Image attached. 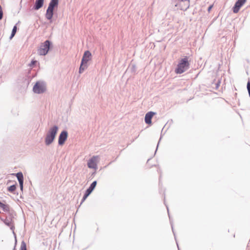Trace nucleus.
Here are the masks:
<instances>
[{
  "label": "nucleus",
  "instance_id": "1",
  "mask_svg": "<svg viewBox=\"0 0 250 250\" xmlns=\"http://www.w3.org/2000/svg\"><path fill=\"white\" fill-rule=\"evenodd\" d=\"M58 130L59 127L56 125H53L49 129L45 138V144L46 146H49L53 142Z\"/></svg>",
  "mask_w": 250,
  "mask_h": 250
},
{
  "label": "nucleus",
  "instance_id": "2",
  "mask_svg": "<svg viewBox=\"0 0 250 250\" xmlns=\"http://www.w3.org/2000/svg\"><path fill=\"white\" fill-rule=\"evenodd\" d=\"M189 63L187 56L182 59L178 62L177 67L175 69L176 74H181L189 68Z\"/></svg>",
  "mask_w": 250,
  "mask_h": 250
},
{
  "label": "nucleus",
  "instance_id": "3",
  "mask_svg": "<svg viewBox=\"0 0 250 250\" xmlns=\"http://www.w3.org/2000/svg\"><path fill=\"white\" fill-rule=\"evenodd\" d=\"M91 52L88 50L85 51L84 52V54L81 60V62L79 70V73H82L84 71V70L87 68L88 66L87 63L91 59Z\"/></svg>",
  "mask_w": 250,
  "mask_h": 250
},
{
  "label": "nucleus",
  "instance_id": "4",
  "mask_svg": "<svg viewBox=\"0 0 250 250\" xmlns=\"http://www.w3.org/2000/svg\"><path fill=\"white\" fill-rule=\"evenodd\" d=\"M52 47V42L50 41L47 40L41 43L39 48L38 49V53L40 55L45 56L48 53L49 50Z\"/></svg>",
  "mask_w": 250,
  "mask_h": 250
},
{
  "label": "nucleus",
  "instance_id": "5",
  "mask_svg": "<svg viewBox=\"0 0 250 250\" xmlns=\"http://www.w3.org/2000/svg\"><path fill=\"white\" fill-rule=\"evenodd\" d=\"M46 90L45 84L43 82H37L33 87V91L35 93L42 94Z\"/></svg>",
  "mask_w": 250,
  "mask_h": 250
},
{
  "label": "nucleus",
  "instance_id": "6",
  "mask_svg": "<svg viewBox=\"0 0 250 250\" xmlns=\"http://www.w3.org/2000/svg\"><path fill=\"white\" fill-rule=\"evenodd\" d=\"M98 156H93L87 162V166L90 168L96 169L97 168V161Z\"/></svg>",
  "mask_w": 250,
  "mask_h": 250
},
{
  "label": "nucleus",
  "instance_id": "7",
  "mask_svg": "<svg viewBox=\"0 0 250 250\" xmlns=\"http://www.w3.org/2000/svg\"><path fill=\"white\" fill-rule=\"evenodd\" d=\"M68 137V132L66 130H62L59 136L58 145L62 146L66 141Z\"/></svg>",
  "mask_w": 250,
  "mask_h": 250
},
{
  "label": "nucleus",
  "instance_id": "8",
  "mask_svg": "<svg viewBox=\"0 0 250 250\" xmlns=\"http://www.w3.org/2000/svg\"><path fill=\"white\" fill-rule=\"evenodd\" d=\"M177 6L181 10L186 11L189 7V0H178V3L175 5V6Z\"/></svg>",
  "mask_w": 250,
  "mask_h": 250
},
{
  "label": "nucleus",
  "instance_id": "9",
  "mask_svg": "<svg viewBox=\"0 0 250 250\" xmlns=\"http://www.w3.org/2000/svg\"><path fill=\"white\" fill-rule=\"evenodd\" d=\"M247 0H237L233 7H232L233 12L237 13L239 12L240 8L246 2Z\"/></svg>",
  "mask_w": 250,
  "mask_h": 250
},
{
  "label": "nucleus",
  "instance_id": "10",
  "mask_svg": "<svg viewBox=\"0 0 250 250\" xmlns=\"http://www.w3.org/2000/svg\"><path fill=\"white\" fill-rule=\"evenodd\" d=\"M156 114V112L153 111H149L145 115V121L147 125H151L152 124V118L153 116Z\"/></svg>",
  "mask_w": 250,
  "mask_h": 250
},
{
  "label": "nucleus",
  "instance_id": "11",
  "mask_svg": "<svg viewBox=\"0 0 250 250\" xmlns=\"http://www.w3.org/2000/svg\"><path fill=\"white\" fill-rule=\"evenodd\" d=\"M44 0H36L35 4L33 6V9L38 10L41 8L43 5Z\"/></svg>",
  "mask_w": 250,
  "mask_h": 250
},
{
  "label": "nucleus",
  "instance_id": "12",
  "mask_svg": "<svg viewBox=\"0 0 250 250\" xmlns=\"http://www.w3.org/2000/svg\"><path fill=\"white\" fill-rule=\"evenodd\" d=\"M54 14V10L47 8L45 13V18L48 20H51Z\"/></svg>",
  "mask_w": 250,
  "mask_h": 250
},
{
  "label": "nucleus",
  "instance_id": "13",
  "mask_svg": "<svg viewBox=\"0 0 250 250\" xmlns=\"http://www.w3.org/2000/svg\"><path fill=\"white\" fill-rule=\"evenodd\" d=\"M59 4V0H51L48 8L49 9H53L57 7Z\"/></svg>",
  "mask_w": 250,
  "mask_h": 250
},
{
  "label": "nucleus",
  "instance_id": "14",
  "mask_svg": "<svg viewBox=\"0 0 250 250\" xmlns=\"http://www.w3.org/2000/svg\"><path fill=\"white\" fill-rule=\"evenodd\" d=\"M4 223L7 226L9 227L10 229L13 231L14 234H15L14 232V229H15V227L14 225H12V219H5L3 220Z\"/></svg>",
  "mask_w": 250,
  "mask_h": 250
},
{
  "label": "nucleus",
  "instance_id": "15",
  "mask_svg": "<svg viewBox=\"0 0 250 250\" xmlns=\"http://www.w3.org/2000/svg\"><path fill=\"white\" fill-rule=\"evenodd\" d=\"M0 208L3 211L8 212L10 211V206L8 204H5L0 201Z\"/></svg>",
  "mask_w": 250,
  "mask_h": 250
},
{
  "label": "nucleus",
  "instance_id": "16",
  "mask_svg": "<svg viewBox=\"0 0 250 250\" xmlns=\"http://www.w3.org/2000/svg\"><path fill=\"white\" fill-rule=\"evenodd\" d=\"M12 174L15 175L17 177L19 183L24 182L23 175L21 172H19L17 173H13Z\"/></svg>",
  "mask_w": 250,
  "mask_h": 250
},
{
  "label": "nucleus",
  "instance_id": "17",
  "mask_svg": "<svg viewBox=\"0 0 250 250\" xmlns=\"http://www.w3.org/2000/svg\"><path fill=\"white\" fill-rule=\"evenodd\" d=\"M17 184L16 183L15 184L10 186L8 187L7 190L10 192L13 193L16 189Z\"/></svg>",
  "mask_w": 250,
  "mask_h": 250
},
{
  "label": "nucleus",
  "instance_id": "18",
  "mask_svg": "<svg viewBox=\"0 0 250 250\" xmlns=\"http://www.w3.org/2000/svg\"><path fill=\"white\" fill-rule=\"evenodd\" d=\"M17 24H16L14 26V27L12 29L11 35L9 37L10 40H11L15 36V35L17 32Z\"/></svg>",
  "mask_w": 250,
  "mask_h": 250
},
{
  "label": "nucleus",
  "instance_id": "19",
  "mask_svg": "<svg viewBox=\"0 0 250 250\" xmlns=\"http://www.w3.org/2000/svg\"><path fill=\"white\" fill-rule=\"evenodd\" d=\"M20 250H27L26 243L22 241L21 243V248Z\"/></svg>",
  "mask_w": 250,
  "mask_h": 250
},
{
  "label": "nucleus",
  "instance_id": "20",
  "mask_svg": "<svg viewBox=\"0 0 250 250\" xmlns=\"http://www.w3.org/2000/svg\"><path fill=\"white\" fill-rule=\"evenodd\" d=\"M97 182L96 181H93L89 187V188L92 189V190H94L97 185Z\"/></svg>",
  "mask_w": 250,
  "mask_h": 250
},
{
  "label": "nucleus",
  "instance_id": "21",
  "mask_svg": "<svg viewBox=\"0 0 250 250\" xmlns=\"http://www.w3.org/2000/svg\"><path fill=\"white\" fill-rule=\"evenodd\" d=\"M130 68L131 69V72H135L136 70V67L135 64H131L130 65Z\"/></svg>",
  "mask_w": 250,
  "mask_h": 250
},
{
  "label": "nucleus",
  "instance_id": "22",
  "mask_svg": "<svg viewBox=\"0 0 250 250\" xmlns=\"http://www.w3.org/2000/svg\"><path fill=\"white\" fill-rule=\"evenodd\" d=\"M37 62V61H36V60H32L30 63L29 64V66H31V67H33L36 64V63Z\"/></svg>",
  "mask_w": 250,
  "mask_h": 250
},
{
  "label": "nucleus",
  "instance_id": "23",
  "mask_svg": "<svg viewBox=\"0 0 250 250\" xmlns=\"http://www.w3.org/2000/svg\"><path fill=\"white\" fill-rule=\"evenodd\" d=\"M3 18V11L2 10V7L0 5V20H1Z\"/></svg>",
  "mask_w": 250,
  "mask_h": 250
},
{
  "label": "nucleus",
  "instance_id": "24",
  "mask_svg": "<svg viewBox=\"0 0 250 250\" xmlns=\"http://www.w3.org/2000/svg\"><path fill=\"white\" fill-rule=\"evenodd\" d=\"M23 182H21L19 183L20 188L21 191L23 190Z\"/></svg>",
  "mask_w": 250,
  "mask_h": 250
},
{
  "label": "nucleus",
  "instance_id": "25",
  "mask_svg": "<svg viewBox=\"0 0 250 250\" xmlns=\"http://www.w3.org/2000/svg\"><path fill=\"white\" fill-rule=\"evenodd\" d=\"M87 198V196H85V195H83V197L82 198V200L81 201L80 205L82 204V203L85 200V199Z\"/></svg>",
  "mask_w": 250,
  "mask_h": 250
},
{
  "label": "nucleus",
  "instance_id": "26",
  "mask_svg": "<svg viewBox=\"0 0 250 250\" xmlns=\"http://www.w3.org/2000/svg\"><path fill=\"white\" fill-rule=\"evenodd\" d=\"M85 191L86 192L89 193L90 194H91L92 193V192L93 191V190H92V189H91L90 188H89L88 187V188H87V189Z\"/></svg>",
  "mask_w": 250,
  "mask_h": 250
},
{
  "label": "nucleus",
  "instance_id": "27",
  "mask_svg": "<svg viewBox=\"0 0 250 250\" xmlns=\"http://www.w3.org/2000/svg\"><path fill=\"white\" fill-rule=\"evenodd\" d=\"M90 194L89 193L86 192V191H85V193L84 194V195H85V196H87V197Z\"/></svg>",
  "mask_w": 250,
  "mask_h": 250
},
{
  "label": "nucleus",
  "instance_id": "28",
  "mask_svg": "<svg viewBox=\"0 0 250 250\" xmlns=\"http://www.w3.org/2000/svg\"><path fill=\"white\" fill-rule=\"evenodd\" d=\"M212 5H210L208 8V11H210V10L212 9Z\"/></svg>",
  "mask_w": 250,
  "mask_h": 250
},
{
  "label": "nucleus",
  "instance_id": "29",
  "mask_svg": "<svg viewBox=\"0 0 250 250\" xmlns=\"http://www.w3.org/2000/svg\"><path fill=\"white\" fill-rule=\"evenodd\" d=\"M171 228H172L173 233L174 235H175V233H174V230H173V225H172V224H171Z\"/></svg>",
  "mask_w": 250,
  "mask_h": 250
},
{
  "label": "nucleus",
  "instance_id": "30",
  "mask_svg": "<svg viewBox=\"0 0 250 250\" xmlns=\"http://www.w3.org/2000/svg\"><path fill=\"white\" fill-rule=\"evenodd\" d=\"M161 140V138L160 139L159 141H160ZM160 142V141H159ZM159 142H158V144H157V148H156V149L155 150V152H156L157 150V148H158V146H159Z\"/></svg>",
  "mask_w": 250,
  "mask_h": 250
},
{
  "label": "nucleus",
  "instance_id": "31",
  "mask_svg": "<svg viewBox=\"0 0 250 250\" xmlns=\"http://www.w3.org/2000/svg\"><path fill=\"white\" fill-rule=\"evenodd\" d=\"M95 174H96V172L95 171L93 172L91 174V176H94L95 175Z\"/></svg>",
  "mask_w": 250,
  "mask_h": 250
},
{
  "label": "nucleus",
  "instance_id": "32",
  "mask_svg": "<svg viewBox=\"0 0 250 250\" xmlns=\"http://www.w3.org/2000/svg\"><path fill=\"white\" fill-rule=\"evenodd\" d=\"M166 207H167V212H168V208L167 206H166ZM168 214H169V212H168ZM168 216H169V217H170L169 214H168ZM169 219H170V218H169Z\"/></svg>",
  "mask_w": 250,
  "mask_h": 250
},
{
  "label": "nucleus",
  "instance_id": "33",
  "mask_svg": "<svg viewBox=\"0 0 250 250\" xmlns=\"http://www.w3.org/2000/svg\"><path fill=\"white\" fill-rule=\"evenodd\" d=\"M219 85V83H217L216 84V86H217V87H218Z\"/></svg>",
  "mask_w": 250,
  "mask_h": 250
},
{
  "label": "nucleus",
  "instance_id": "34",
  "mask_svg": "<svg viewBox=\"0 0 250 250\" xmlns=\"http://www.w3.org/2000/svg\"><path fill=\"white\" fill-rule=\"evenodd\" d=\"M176 244H177V246H178V249L179 250V247H178V243H177V242L176 243Z\"/></svg>",
  "mask_w": 250,
  "mask_h": 250
},
{
  "label": "nucleus",
  "instance_id": "35",
  "mask_svg": "<svg viewBox=\"0 0 250 250\" xmlns=\"http://www.w3.org/2000/svg\"><path fill=\"white\" fill-rule=\"evenodd\" d=\"M15 243H17V239H16V238H15Z\"/></svg>",
  "mask_w": 250,
  "mask_h": 250
}]
</instances>
